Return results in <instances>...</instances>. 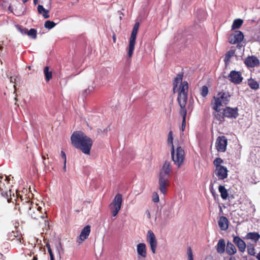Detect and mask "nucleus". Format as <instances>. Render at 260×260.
<instances>
[{"label": "nucleus", "instance_id": "nucleus-1", "mask_svg": "<svg viewBox=\"0 0 260 260\" xmlns=\"http://www.w3.org/2000/svg\"><path fill=\"white\" fill-rule=\"evenodd\" d=\"M72 145L85 154H90L93 144L92 139L82 131L74 132L71 136Z\"/></svg>", "mask_w": 260, "mask_h": 260}, {"label": "nucleus", "instance_id": "nucleus-2", "mask_svg": "<svg viewBox=\"0 0 260 260\" xmlns=\"http://www.w3.org/2000/svg\"><path fill=\"white\" fill-rule=\"evenodd\" d=\"M188 84L186 82H184L181 87V90L178 93L177 97V102L180 107L179 114L182 116V122L181 124L182 131L185 129L186 126V117L187 115V110L186 106L188 99Z\"/></svg>", "mask_w": 260, "mask_h": 260}, {"label": "nucleus", "instance_id": "nucleus-3", "mask_svg": "<svg viewBox=\"0 0 260 260\" xmlns=\"http://www.w3.org/2000/svg\"><path fill=\"white\" fill-rule=\"evenodd\" d=\"M172 173V167L171 162L166 160L160 171L158 179L159 189L164 194L167 193V187L170 185L169 178Z\"/></svg>", "mask_w": 260, "mask_h": 260}, {"label": "nucleus", "instance_id": "nucleus-4", "mask_svg": "<svg viewBox=\"0 0 260 260\" xmlns=\"http://www.w3.org/2000/svg\"><path fill=\"white\" fill-rule=\"evenodd\" d=\"M230 97L229 92L222 91L218 92L216 96L213 97L211 101L212 109L217 110L218 107L228 105L230 102Z\"/></svg>", "mask_w": 260, "mask_h": 260}, {"label": "nucleus", "instance_id": "nucleus-5", "mask_svg": "<svg viewBox=\"0 0 260 260\" xmlns=\"http://www.w3.org/2000/svg\"><path fill=\"white\" fill-rule=\"evenodd\" d=\"M171 156L174 164L179 168L183 165L185 159V152L180 146L177 147L176 150L174 146L172 148Z\"/></svg>", "mask_w": 260, "mask_h": 260}, {"label": "nucleus", "instance_id": "nucleus-6", "mask_svg": "<svg viewBox=\"0 0 260 260\" xmlns=\"http://www.w3.org/2000/svg\"><path fill=\"white\" fill-rule=\"evenodd\" d=\"M20 200L15 204V209L18 210L21 214L28 215L34 203L30 202L27 197L24 201L22 196L20 197Z\"/></svg>", "mask_w": 260, "mask_h": 260}, {"label": "nucleus", "instance_id": "nucleus-7", "mask_svg": "<svg viewBox=\"0 0 260 260\" xmlns=\"http://www.w3.org/2000/svg\"><path fill=\"white\" fill-rule=\"evenodd\" d=\"M28 215L31 218L35 220H39L40 219H44L47 217L45 209H43L42 207L38 204L34 203L31 208Z\"/></svg>", "mask_w": 260, "mask_h": 260}, {"label": "nucleus", "instance_id": "nucleus-8", "mask_svg": "<svg viewBox=\"0 0 260 260\" xmlns=\"http://www.w3.org/2000/svg\"><path fill=\"white\" fill-rule=\"evenodd\" d=\"M139 25V22H136L135 24L131 35L128 49V56L129 58L132 56L135 49L136 37L138 31Z\"/></svg>", "mask_w": 260, "mask_h": 260}, {"label": "nucleus", "instance_id": "nucleus-9", "mask_svg": "<svg viewBox=\"0 0 260 260\" xmlns=\"http://www.w3.org/2000/svg\"><path fill=\"white\" fill-rule=\"evenodd\" d=\"M122 203V196L120 193H117L114 197L112 203L109 205V207L112 211L113 216H116L121 209Z\"/></svg>", "mask_w": 260, "mask_h": 260}, {"label": "nucleus", "instance_id": "nucleus-10", "mask_svg": "<svg viewBox=\"0 0 260 260\" xmlns=\"http://www.w3.org/2000/svg\"><path fill=\"white\" fill-rule=\"evenodd\" d=\"M228 145V139L224 136L217 137L216 143V149L218 152H224L226 151Z\"/></svg>", "mask_w": 260, "mask_h": 260}, {"label": "nucleus", "instance_id": "nucleus-11", "mask_svg": "<svg viewBox=\"0 0 260 260\" xmlns=\"http://www.w3.org/2000/svg\"><path fill=\"white\" fill-rule=\"evenodd\" d=\"M147 241L150 246V249L153 253H155L157 247V240L155 236L151 230H149L147 235Z\"/></svg>", "mask_w": 260, "mask_h": 260}, {"label": "nucleus", "instance_id": "nucleus-12", "mask_svg": "<svg viewBox=\"0 0 260 260\" xmlns=\"http://www.w3.org/2000/svg\"><path fill=\"white\" fill-rule=\"evenodd\" d=\"M244 35L240 30H236L229 38V42L231 44H235L241 42L244 39Z\"/></svg>", "mask_w": 260, "mask_h": 260}, {"label": "nucleus", "instance_id": "nucleus-13", "mask_svg": "<svg viewBox=\"0 0 260 260\" xmlns=\"http://www.w3.org/2000/svg\"><path fill=\"white\" fill-rule=\"evenodd\" d=\"M225 117L236 119L239 116L238 107L232 108L230 107H226L223 109Z\"/></svg>", "mask_w": 260, "mask_h": 260}, {"label": "nucleus", "instance_id": "nucleus-14", "mask_svg": "<svg viewBox=\"0 0 260 260\" xmlns=\"http://www.w3.org/2000/svg\"><path fill=\"white\" fill-rule=\"evenodd\" d=\"M91 227L90 225H86L81 231V232L79 236V237H77V242L80 244L82 243L83 241H84L85 240L88 238L90 233V229Z\"/></svg>", "mask_w": 260, "mask_h": 260}, {"label": "nucleus", "instance_id": "nucleus-15", "mask_svg": "<svg viewBox=\"0 0 260 260\" xmlns=\"http://www.w3.org/2000/svg\"><path fill=\"white\" fill-rule=\"evenodd\" d=\"M229 80L235 84H239L242 82L243 77L240 72L232 71L229 75Z\"/></svg>", "mask_w": 260, "mask_h": 260}, {"label": "nucleus", "instance_id": "nucleus-16", "mask_svg": "<svg viewBox=\"0 0 260 260\" xmlns=\"http://www.w3.org/2000/svg\"><path fill=\"white\" fill-rule=\"evenodd\" d=\"M244 63L248 68H254L259 65V60L255 56H248L245 58Z\"/></svg>", "mask_w": 260, "mask_h": 260}, {"label": "nucleus", "instance_id": "nucleus-17", "mask_svg": "<svg viewBox=\"0 0 260 260\" xmlns=\"http://www.w3.org/2000/svg\"><path fill=\"white\" fill-rule=\"evenodd\" d=\"M215 174L219 180H224L228 177V169L224 166L215 169Z\"/></svg>", "mask_w": 260, "mask_h": 260}, {"label": "nucleus", "instance_id": "nucleus-18", "mask_svg": "<svg viewBox=\"0 0 260 260\" xmlns=\"http://www.w3.org/2000/svg\"><path fill=\"white\" fill-rule=\"evenodd\" d=\"M233 242L238 247L239 250L241 252L245 251L246 245L245 242L239 237L234 236Z\"/></svg>", "mask_w": 260, "mask_h": 260}, {"label": "nucleus", "instance_id": "nucleus-19", "mask_svg": "<svg viewBox=\"0 0 260 260\" xmlns=\"http://www.w3.org/2000/svg\"><path fill=\"white\" fill-rule=\"evenodd\" d=\"M8 9L17 16H21L24 14L23 6L20 3H18L17 5L15 6V8L14 11H13L11 6H9Z\"/></svg>", "mask_w": 260, "mask_h": 260}, {"label": "nucleus", "instance_id": "nucleus-20", "mask_svg": "<svg viewBox=\"0 0 260 260\" xmlns=\"http://www.w3.org/2000/svg\"><path fill=\"white\" fill-rule=\"evenodd\" d=\"M220 107H218L217 110H214L215 112L213 113V116L214 119L219 122V123H222L225 120V116L224 114L223 110L222 112H220Z\"/></svg>", "mask_w": 260, "mask_h": 260}, {"label": "nucleus", "instance_id": "nucleus-21", "mask_svg": "<svg viewBox=\"0 0 260 260\" xmlns=\"http://www.w3.org/2000/svg\"><path fill=\"white\" fill-rule=\"evenodd\" d=\"M183 73H180V74H178L176 76V77L175 78V79H174V83H173V90H174V92L175 91V90H176V88L177 87L178 84L180 82L181 83H180V87L179 88V93L180 92L181 87H182V84L184 82H186L188 84L187 82H186V81L182 82V79H183Z\"/></svg>", "mask_w": 260, "mask_h": 260}, {"label": "nucleus", "instance_id": "nucleus-22", "mask_svg": "<svg viewBox=\"0 0 260 260\" xmlns=\"http://www.w3.org/2000/svg\"><path fill=\"white\" fill-rule=\"evenodd\" d=\"M137 251L139 255L143 258L147 256V248L145 243H139L137 246Z\"/></svg>", "mask_w": 260, "mask_h": 260}, {"label": "nucleus", "instance_id": "nucleus-23", "mask_svg": "<svg viewBox=\"0 0 260 260\" xmlns=\"http://www.w3.org/2000/svg\"><path fill=\"white\" fill-rule=\"evenodd\" d=\"M218 223L221 230L225 231L229 228V220L225 216H221L218 221Z\"/></svg>", "mask_w": 260, "mask_h": 260}, {"label": "nucleus", "instance_id": "nucleus-24", "mask_svg": "<svg viewBox=\"0 0 260 260\" xmlns=\"http://www.w3.org/2000/svg\"><path fill=\"white\" fill-rule=\"evenodd\" d=\"M225 243L224 239H220L219 240L216 246L217 253L219 254H223L225 252Z\"/></svg>", "mask_w": 260, "mask_h": 260}, {"label": "nucleus", "instance_id": "nucleus-25", "mask_svg": "<svg viewBox=\"0 0 260 260\" xmlns=\"http://www.w3.org/2000/svg\"><path fill=\"white\" fill-rule=\"evenodd\" d=\"M246 239H250L254 242H257L260 238V235L257 232H249L244 237Z\"/></svg>", "mask_w": 260, "mask_h": 260}, {"label": "nucleus", "instance_id": "nucleus-26", "mask_svg": "<svg viewBox=\"0 0 260 260\" xmlns=\"http://www.w3.org/2000/svg\"><path fill=\"white\" fill-rule=\"evenodd\" d=\"M235 49H231L225 53L224 61L226 66H228L230 63L231 61V58L235 56Z\"/></svg>", "mask_w": 260, "mask_h": 260}, {"label": "nucleus", "instance_id": "nucleus-27", "mask_svg": "<svg viewBox=\"0 0 260 260\" xmlns=\"http://www.w3.org/2000/svg\"><path fill=\"white\" fill-rule=\"evenodd\" d=\"M226 252L229 255H233L237 252V249L234 245L228 241L226 247Z\"/></svg>", "mask_w": 260, "mask_h": 260}, {"label": "nucleus", "instance_id": "nucleus-28", "mask_svg": "<svg viewBox=\"0 0 260 260\" xmlns=\"http://www.w3.org/2000/svg\"><path fill=\"white\" fill-rule=\"evenodd\" d=\"M38 11L39 14H42L44 18L47 19L49 17V11L45 9L42 5H39L38 6Z\"/></svg>", "mask_w": 260, "mask_h": 260}, {"label": "nucleus", "instance_id": "nucleus-29", "mask_svg": "<svg viewBox=\"0 0 260 260\" xmlns=\"http://www.w3.org/2000/svg\"><path fill=\"white\" fill-rule=\"evenodd\" d=\"M22 33L27 34L31 38L35 39L37 38V30L35 28H31L29 31L27 29H21Z\"/></svg>", "mask_w": 260, "mask_h": 260}, {"label": "nucleus", "instance_id": "nucleus-30", "mask_svg": "<svg viewBox=\"0 0 260 260\" xmlns=\"http://www.w3.org/2000/svg\"><path fill=\"white\" fill-rule=\"evenodd\" d=\"M218 190L220 193V196L223 200H226L228 197V192L227 189L223 185H219Z\"/></svg>", "mask_w": 260, "mask_h": 260}, {"label": "nucleus", "instance_id": "nucleus-31", "mask_svg": "<svg viewBox=\"0 0 260 260\" xmlns=\"http://www.w3.org/2000/svg\"><path fill=\"white\" fill-rule=\"evenodd\" d=\"M249 86L252 89L256 90L259 88V84L254 79L250 78L248 80Z\"/></svg>", "mask_w": 260, "mask_h": 260}, {"label": "nucleus", "instance_id": "nucleus-32", "mask_svg": "<svg viewBox=\"0 0 260 260\" xmlns=\"http://www.w3.org/2000/svg\"><path fill=\"white\" fill-rule=\"evenodd\" d=\"M44 73L45 77V80L47 82L49 81L52 78V73L51 71H49V67L46 66L44 69Z\"/></svg>", "mask_w": 260, "mask_h": 260}, {"label": "nucleus", "instance_id": "nucleus-33", "mask_svg": "<svg viewBox=\"0 0 260 260\" xmlns=\"http://www.w3.org/2000/svg\"><path fill=\"white\" fill-rule=\"evenodd\" d=\"M243 23V20L241 19H235L232 26V29H236L239 28L242 25Z\"/></svg>", "mask_w": 260, "mask_h": 260}, {"label": "nucleus", "instance_id": "nucleus-34", "mask_svg": "<svg viewBox=\"0 0 260 260\" xmlns=\"http://www.w3.org/2000/svg\"><path fill=\"white\" fill-rule=\"evenodd\" d=\"M247 253L252 256H256V252H255V249L253 245H250L247 246Z\"/></svg>", "mask_w": 260, "mask_h": 260}, {"label": "nucleus", "instance_id": "nucleus-35", "mask_svg": "<svg viewBox=\"0 0 260 260\" xmlns=\"http://www.w3.org/2000/svg\"><path fill=\"white\" fill-rule=\"evenodd\" d=\"M223 162V161L221 158H216L213 161V164L215 166V169L222 167V166H221V164H222Z\"/></svg>", "mask_w": 260, "mask_h": 260}, {"label": "nucleus", "instance_id": "nucleus-36", "mask_svg": "<svg viewBox=\"0 0 260 260\" xmlns=\"http://www.w3.org/2000/svg\"><path fill=\"white\" fill-rule=\"evenodd\" d=\"M55 25L56 23H55L53 21L50 20L46 21L44 24L45 27L48 29H51L53 28Z\"/></svg>", "mask_w": 260, "mask_h": 260}, {"label": "nucleus", "instance_id": "nucleus-37", "mask_svg": "<svg viewBox=\"0 0 260 260\" xmlns=\"http://www.w3.org/2000/svg\"><path fill=\"white\" fill-rule=\"evenodd\" d=\"M208 88L207 86L205 85L201 88V94L203 97H206L208 94Z\"/></svg>", "mask_w": 260, "mask_h": 260}, {"label": "nucleus", "instance_id": "nucleus-38", "mask_svg": "<svg viewBox=\"0 0 260 260\" xmlns=\"http://www.w3.org/2000/svg\"><path fill=\"white\" fill-rule=\"evenodd\" d=\"M173 133L172 131H170L168 134V144H171L172 145V148H173Z\"/></svg>", "mask_w": 260, "mask_h": 260}, {"label": "nucleus", "instance_id": "nucleus-39", "mask_svg": "<svg viewBox=\"0 0 260 260\" xmlns=\"http://www.w3.org/2000/svg\"><path fill=\"white\" fill-rule=\"evenodd\" d=\"M93 91V87L92 86L88 87V88L83 91V94L84 96H86L88 94Z\"/></svg>", "mask_w": 260, "mask_h": 260}, {"label": "nucleus", "instance_id": "nucleus-40", "mask_svg": "<svg viewBox=\"0 0 260 260\" xmlns=\"http://www.w3.org/2000/svg\"><path fill=\"white\" fill-rule=\"evenodd\" d=\"M210 190L214 198L216 199V198L218 197V194L216 193L215 190L213 188V184L212 183H211L210 185Z\"/></svg>", "mask_w": 260, "mask_h": 260}, {"label": "nucleus", "instance_id": "nucleus-41", "mask_svg": "<svg viewBox=\"0 0 260 260\" xmlns=\"http://www.w3.org/2000/svg\"><path fill=\"white\" fill-rule=\"evenodd\" d=\"M187 253L188 260H193V253H192V250H191V248L190 247H189L187 248Z\"/></svg>", "mask_w": 260, "mask_h": 260}, {"label": "nucleus", "instance_id": "nucleus-42", "mask_svg": "<svg viewBox=\"0 0 260 260\" xmlns=\"http://www.w3.org/2000/svg\"><path fill=\"white\" fill-rule=\"evenodd\" d=\"M152 201L154 203H158L159 202V196L157 192H154L153 193Z\"/></svg>", "mask_w": 260, "mask_h": 260}, {"label": "nucleus", "instance_id": "nucleus-43", "mask_svg": "<svg viewBox=\"0 0 260 260\" xmlns=\"http://www.w3.org/2000/svg\"><path fill=\"white\" fill-rule=\"evenodd\" d=\"M47 250L50 255V260H55L54 256L51 247H48Z\"/></svg>", "mask_w": 260, "mask_h": 260}, {"label": "nucleus", "instance_id": "nucleus-44", "mask_svg": "<svg viewBox=\"0 0 260 260\" xmlns=\"http://www.w3.org/2000/svg\"><path fill=\"white\" fill-rule=\"evenodd\" d=\"M61 157L63 159V162H67L66 155L64 151H61L60 154Z\"/></svg>", "mask_w": 260, "mask_h": 260}, {"label": "nucleus", "instance_id": "nucleus-45", "mask_svg": "<svg viewBox=\"0 0 260 260\" xmlns=\"http://www.w3.org/2000/svg\"><path fill=\"white\" fill-rule=\"evenodd\" d=\"M109 129H110V128H109V127L108 126V127H107L106 129H104V131H103V132H107V131H108V130H109ZM98 132L99 133H102V132H103V131H102V129H98Z\"/></svg>", "mask_w": 260, "mask_h": 260}, {"label": "nucleus", "instance_id": "nucleus-46", "mask_svg": "<svg viewBox=\"0 0 260 260\" xmlns=\"http://www.w3.org/2000/svg\"><path fill=\"white\" fill-rule=\"evenodd\" d=\"M146 213L147 214V216L148 217V219H150L151 218V214H150V213L149 212V211L148 210H147L146 211Z\"/></svg>", "mask_w": 260, "mask_h": 260}, {"label": "nucleus", "instance_id": "nucleus-47", "mask_svg": "<svg viewBox=\"0 0 260 260\" xmlns=\"http://www.w3.org/2000/svg\"><path fill=\"white\" fill-rule=\"evenodd\" d=\"M66 163L63 162V170L64 172H66Z\"/></svg>", "mask_w": 260, "mask_h": 260}, {"label": "nucleus", "instance_id": "nucleus-48", "mask_svg": "<svg viewBox=\"0 0 260 260\" xmlns=\"http://www.w3.org/2000/svg\"><path fill=\"white\" fill-rule=\"evenodd\" d=\"M256 258L257 260H260V251L256 255Z\"/></svg>", "mask_w": 260, "mask_h": 260}, {"label": "nucleus", "instance_id": "nucleus-49", "mask_svg": "<svg viewBox=\"0 0 260 260\" xmlns=\"http://www.w3.org/2000/svg\"><path fill=\"white\" fill-rule=\"evenodd\" d=\"M228 260H237L235 256H231Z\"/></svg>", "mask_w": 260, "mask_h": 260}, {"label": "nucleus", "instance_id": "nucleus-50", "mask_svg": "<svg viewBox=\"0 0 260 260\" xmlns=\"http://www.w3.org/2000/svg\"><path fill=\"white\" fill-rule=\"evenodd\" d=\"M112 38H113V42H114V43H115V42H116V36H115V35H114L113 36Z\"/></svg>", "mask_w": 260, "mask_h": 260}, {"label": "nucleus", "instance_id": "nucleus-51", "mask_svg": "<svg viewBox=\"0 0 260 260\" xmlns=\"http://www.w3.org/2000/svg\"><path fill=\"white\" fill-rule=\"evenodd\" d=\"M5 181H9V180L8 179V177L7 176H5Z\"/></svg>", "mask_w": 260, "mask_h": 260}, {"label": "nucleus", "instance_id": "nucleus-52", "mask_svg": "<svg viewBox=\"0 0 260 260\" xmlns=\"http://www.w3.org/2000/svg\"><path fill=\"white\" fill-rule=\"evenodd\" d=\"M32 260H38V257L37 256H34L32 259Z\"/></svg>", "mask_w": 260, "mask_h": 260}, {"label": "nucleus", "instance_id": "nucleus-53", "mask_svg": "<svg viewBox=\"0 0 260 260\" xmlns=\"http://www.w3.org/2000/svg\"><path fill=\"white\" fill-rule=\"evenodd\" d=\"M46 246L47 249L48 248V247H51L50 245V244L49 243L46 244Z\"/></svg>", "mask_w": 260, "mask_h": 260}, {"label": "nucleus", "instance_id": "nucleus-54", "mask_svg": "<svg viewBox=\"0 0 260 260\" xmlns=\"http://www.w3.org/2000/svg\"><path fill=\"white\" fill-rule=\"evenodd\" d=\"M38 2V0H34V3L35 5H36Z\"/></svg>", "mask_w": 260, "mask_h": 260}, {"label": "nucleus", "instance_id": "nucleus-55", "mask_svg": "<svg viewBox=\"0 0 260 260\" xmlns=\"http://www.w3.org/2000/svg\"><path fill=\"white\" fill-rule=\"evenodd\" d=\"M58 255H59V258H61V255H60L59 251H58Z\"/></svg>", "mask_w": 260, "mask_h": 260}, {"label": "nucleus", "instance_id": "nucleus-56", "mask_svg": "<svg viewBox=\"0 0 260 260\" xmlns=\"http://www.w3.org/2000/svg\"><path fill=\"white\" fill-rule=\"evenodd\" d=\"M10 81L13 82V77H11V78H10Z\"/></svg>", "mask_w": 260, "mask_h": 260}, {"label": "nucleus", "instance_id": "nucleus-57", "mask_svg": "<svg viewBox=\"0 0 260 260\" xmlns=\"http://www.w3.org/2000/svg\"><path fill=\"white\" fill-rule=\"evenodd\" d=\"M219 208H220V211L221 212H222V208H221V206H219Z\"/></svg>", "mask_w": 260, "mask_h": 260}, {"label": "nucleus", "instance_id": "nucleus-58", "mask_svg": "<svg viewBox=\"0 0 260 260\" xmlns=\"http://www.w3.org/2000/svg\"><path fill=\"white\" fill-rule=\"evenodd\" d=\"M42 158H43V159H45V156H42Z\"/></svg>", "mask_w": 260, "mask_h": 260}, {"label": "nucleus", "instance_id": "nucleus-59", "mask_svg": "<svg viewBox=\"0 0 260 260\" xmlns=\"http://www.w3.org/2000/svg\"><path fill=\"white\" fill-rule=\"evenodd\" d=\"M44 164L46 166V163L44 161Z\"/></svg>", "mask_w": 260, "mask_h": 260}, {"label": "nucleus", "instance_id": "nucleus-60", "mask_svg": "<svg viewBox=\"0 0 260 260\" xmlns=\"http://www.w3.org/2000/svg\"><path fill=\"white\" fill-rule=\"evenodd\" d=\"M1 182V181H0V183Z\"/></svg>", "mask_w": 260, "mask_h": 260}]
</instances>
